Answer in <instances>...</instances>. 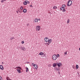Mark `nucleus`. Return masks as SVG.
<instances>
[{
    "label": "nucleus",
    "mask_w": 80,
    "mask_h": 80,
    "mask_svg": "<svg viewBox=\"0 0 80 80\" xmlns=\"http://www.w3.org/2000/svg\"><path fill=\"white\" fill-rule=\"evenodd\" d=\"M22 50H23V51H25V50H26V48H25V47H23Z\"/></svg>",
    "instance_id": "obj_12"
},
{
    "label": "nucleus",
    "mask_w": 80,
    "mask_h": 80,
    "mask_svg": "<svg viewBox=\"0 0 80 80\" xmlns=\"http://www.w3.org/2000/svg\"><path fill=\"white\" fill-rule=\"evenodd\" d=\"M18 48H19V49H20L21 50H22V47H18Z\"/></svg>",
    "instance_id": "obj_21"
},
{
    "label": "nucleus",
    "mask_w": 80,
    "mask_h": 80,
    "mask_svg": "<svg viewBox=\"0 0 80 80\" xmlns=\"http://www.w3.org/2000/svg\"><path fill=\"white\" fill-rule=\"evenodd\" d=\"M17 13H18V12L17 11Z\"/></svg>",
    "instance_id": "obj_37"
},
{
    "label": "nucleus",
    "mask_w": 80,
    "mask_h": 80,
    "mask_svg": "<svg viewBox=\"0 0 80 80\" xmlns=\"http://www.w3.org/2000/svg\"><path fill=\"white\" fill-rule=\"evenodd\" d=\"M67 51H66L64 53V55H67Z\"/></svg>",
    "instance_id": "obj_20"
},
{
    "label": "nucleus",
    "mask_w": 80,
    "mask_h": 80,
    "mask_svg": "<svg viewBox=\"0 0 80 80\" xmlns=\"http://www.w3.org/2000/svg\"><path fill=\"white\" fill-rule=\"evenodd\" d=\"M2 63H3V62H2Z\"/></svg>",
    "instance_id": "obj_43"
},
{
    "label": "nucleus",
    "mask_w": 80,
    "mask_h": 80,
    "mask_svg": "<svg viewBox=\"0 0 80 80\" xmlns=\"http://www.w3.org/2000/svg\"><path fill=\"white\" fill-rule=\"evenodd\" d=\"M30 7H32V6H31H31H30Z\"/></svg>",
    "instance_id": "obj_42"
},
{
    "label": "nucleus",
    "mask_w": 80,
    "mask_h": 80,
    "mask_svg": "<svg viewBox=\"0 0 80 80\" xmlns=\"http://www.w3.org/2000/svg\"><path fill=\"white\" fill-rule=\"evenodd\" d=\"M53 9H57V7L56 6H54L53 7Z\"/></svg>",
    "instance_id": "obj_18"
},
{
    "label": "nucleus",
    "mask_w": 80,
    "mask_h": 80,
    "mask_svg": "<svg viewBox=\"0 0 80 80\" xmlns=\"http://www.w3.org/2000/svg\"><path fill=\"white\" fill-rule=\"evenodd\" d=\"M30 7H32V6H31H31H30Z\"/></svg>",
    "instance_id": "obj_41"
},
{
    "label": "nucleus",
    "mask_w": 80,
    "mask_h": 80,
    "mask_svg": "<svg viewBox=\"0 0 80 80\" xmlns=\"http://www.w3.org/2000/svg\"><path fill=\"white\" fill-rule=\"evenodd\" d=\"M32 65H34V63H32Z\"/></svg>",
    "instance_id": "obj_36"
},
{
    "label": "nucleus",
    "mask_w": 80,
    "mask_h": 80,
    "mask_svg": "<svg viewBox=\"0 0 80 80\" xmlns=\"http://www.w3.org/2000/svg\"><path fill=\"white\" fill-rule=\"evenodd\" d=\"M23 12L24 13H26L27 12V9H24L23 10Z\"/></svg>",
    "instance_id": "obj_13"
},
{
    "label": "nucleus",
    "mask_w": 80,
    "mask_h": 80,
    "mask_svg": "<svg viewBox=\"0 0 80 80\" xmlns=\"http://www.w3.org/2000/svg\"><path fill=\"white\" fill-rule=\"evenodd\" d=\"M0 80H2V78L0 76Z\"/></svg>",
    "instance_id": "obj_29"
},
{
    "label": "nucleus",
    "mask_w": 80,
    "mask_h": 80,
    "mask_svg": "<svg viewBox=\"0 0 80 80\" xmlns=\"http://www.w3.org/2000/svg\"><path fill=\"white\" fill-rule=\"evenodd\" d=\"M56 70H57V71H60V70L58 68H56Z\"/></svg>",
    "instance_id": "obj_24"
},
{
    "label": "nucleus",
    "mask_w": 80,
    "mask_h": 80,
    "mask_svg": "<svg viewBox=\"0 0 80 80\" xmlns=\"http://www.w3.org/2000/svg\"><path fill=\"white\" fill-rule=\"evenodd\" d=\"M22 44L24 43V41H22Z\"/></svg>",
    "instance_id": "obj_32"
},
{
    "label": "nucleus",
    "mask_w": 80,
    "mask_h": 80,
    "mask_svg": "<svg viewBox=\"0 0 80 80\" xmlns=\"http://www.w3.org/2000/svg\"><path fill=\"white\" fill-rule=\"evenodd\" d=\"M0 68L2 70H3V69H4V68H3V66L2 65H0Z\"/></svg>",
    "instance_id": "obj_8"
},
{
    "label": "nucleus",
    "mask_w": 80,
    "mask_h": 80,
    "mask_svg": "<svg viewBox=\"0 0 80 80\" xmlns=\"http://www.w3.org/2000/svg\"><path fill=\"white\" fill-rule=\"evenodd\" d=\"M52 58L53 60H55L57 58V56L55 55H54L52 56Z\"/></svg>",
    "instance_id": "obj_2"
},
{
    "label": "nucleus",
    "mask_w": 80,
    "mask_h": 80,
    "mask_svg": "<svg viewBox=\"0 0 80 80\" xmlns=\"http://www.w3.org/2000/svg\"><path fill=\"white\" fill-rule=\"evenodd\" d=\"M76 68L77 69H78V65H76Z\"/></svg>",
    "instance_id": "obj_23"
},
{
    "label": "nucleus",
    "mask_w": 80,
    "mask_h": 80,
    "mask_svg": "<svg viewBox=\"0 0 80 80\" xmlns=\"http://www.w3.org/2000/svg\"><path fill=\"white\" fill-rule=\"evenodd\" d=\"M52 39H50L49 40H48V42L49 43H50H50H51V42H52Z\"/></svg>",
    "instance_id": "obj_9"
},
{
    "label": "nucleus",
    "mask_w": 80,
    "mask_h": 80,
    "mask_svg": "<svg viewBox=\"0 0 80 80\" xmlns=\"http://www.w3.org/2000/svg\"><path fill=\"white\" fill-rule=\"evenodd\" d=\"M60 57V55H59V54H58L57 55V57Z\"/></svg>",
    "instance_id": "obj_30"
},
{
    "label": "nucleus",
    "mask_w": 80,
    "mask_h": 80,
    "mask_svg": "<svg viewBox=\"0 0 80 80\" xmlns=\"http://www.w3.org/2000/svg\"><path fill=\"white\" fill-rule=\"evenodd\" d=\"M67 22L68 23H69V22H70V20L68 19Z\"/></svg>",
    "instance_id": "obj_26"
},
{
    "label": "nucleus",
    "mask_w": 80,
    "mask_h": 80,
    "mask_svg": "<svg viewBox=\"0 0 80 80\" xmlns=\"http://www.w3.org/2000/svg\"><path fill=\"white\" fill-rule=\"evenodd\" d=\"M10 80H12L11 79H10Z\"/></svg>",
    "instance_id": "obj_44"
},
{
    "label": "nucleus",
    "mask_w": 80,
    "mask_h": 80,
    "mask_svg": "<svg viewBox=\"0 0 80 80\" xmlns=\"http://www.w3.org/2000/svg\"><path fill=\"white\" fill-rule=\"evenodd\" d=\"M4 1H6V0H3Z\"/></svg>",
    "instance_id": "obj_40"
},
{
    "label": "nucleus",
    "mask_w": 80,
    "mask_h": 80,
    "mask_svg": "<svg viewBox=\"0 0 80 80\" xmlns=\"http://www.w3.org/2000/svg\"><path fill=\"white\" fill-rule=\"evenodd\" d=\"M17 71H18V73H20V70L18 69H17Z\"/></svg>",
    "instance_id": "obj_19"
},
{
    "label": "nucleus",
    "mask_w": 80,
    "mask_h": 80,
    "mask_svg": "<svg viewBox=\"0 0 80 80\" xmlns=\"http://www.w3.org/2000/svg\"><path fill=\"white\" fill-rule=\"evenodd\" d=\"M47 44L48 45H50V44L48 43H47Z\"/></svg>",
    "instance_id": "obj_35"
},
{
    "label": "nucleus",
    "mask_w": 80,
    "mask_h": 80,
    "mask_svg": "<svg viewBox=\"0 0 80 80\" xmlns=\"http://www.w3.org/2000/svg\"><path fill=\"white\" fill-rule=\"evenodd\" d=\"M44 40L45 42H48L49 39L48 38H45L44 39Z\"/></svg>",
    "instance_id": "obj_6"
},
{
    "label": "nucleus",
    "mask_w": 80,
    "mask_h": 80,
    "mask_svg": "<svg viewBox=\"0 0 80 80\" xmlns=\"http://www.w3.org/2000/svg\"><path fill=\"white\" fill-rule=\"evenodd\" d=\"M72 2L71 0L68 1L67 4L68 7H69L70 6V5H72Z\"/></svg>",
    "instance_id": "obj_1"
},
{
    "label": "nucleus",
    "mask_w": 80,
    "mask_h": 80,
    "mask_svg": "<svg viewBox=\"0 0 80 80\" xmlns=\"http://www.w3.org/2000/svg\"><path fill=\"white\" fill-rule=\"evenodd\" d=\"M38 20H39V21L40 20V19H39Z\"/></svg>",
    "instance_id": "obj_38"
},
{
    "label": "nucleus",
    "mask_w": 80,
    "mask_h": 80,
    "mask_svg": "<svg viewBox=\"0 0 80 80\" xmlns=\"http://www.w3.org/2000/svg\"><path fill=\"white\" fill-rule=\"evenodd\" d=\"M26 72H28V71L29 70V69H28V68L27 67H26Z\"/></svg>",
    "instance_id": "obj_17"
},
{
    "label": "nucleus",
    "mask_w": 80,
    "mask_h": 80,
    "mask_svg": "<svg viewBox=\"0 0 80 80\" xmlns=\"http://www.w3.org/2000/svg\"><path fill=\"white\" fill-rule=\"evenodd\" d=\"M62 12H66V10L64 9V10H62Z\"/></svg>",
    "instance_id": "obj_28"
},
{
    "label": "nucleus",
    "mask_w": 80,
    "mask_h": 80,
    "mask_svg": "<svg viewBox=\"0 0 80 80\" xmlns=\"http://www.w3.org/2000/svg\"><path fill=\"white\" fill-rule=\"evenodd\" d=\"M60 9L61 10H65V9H64V8H62V7H61L60 8Z\"/></svg>",
    "instance_id": "obj_16"
},
{
    "label": "nucleus",
    "mask_w": 80,
    "mask_h": 80,
    "mask_svg": "<svg viewBox=\"0 0 80 80\" xmlns=\"http://www.w3.org/2000/svg\"><path fill=\"white\" fill-rule=\"evenodd\" d=\"M38 19H37V18H36L34 20V22H35V23H36V22H38Z\"/></svg>",
    "instance_id": "obj_10"
},
{
    "label": "nucleus",
    "mask_w": 80,
    "mask_h": 80,
    "mask_svg": "<svg viewBox=\"0 0 80 80\" xmlns=\"http://www.w3.org/2000/svg\"><path fill=\"white\" fill-rule=\"evenodd\" d=\"M30 2H29L28 1H25V2H23V3L24 5H27V3H29Z\"/></svg>",
    "instance_id": "obj_3"
},
{
    "label": "nucleus",
    "mask_w": 80,
    "mask_h": 80,
    "mask_svg": "<svg viewBox=\"0 0 80 80\" xmlns=\"http://www.w3.org/2000/svg\"><path fill=\"white\" fill-rule=\"evenodd\" d=\"M20 9H21V10H23V7L21 6L20 7Z\"/></svg>",
    "instance_id": "obj_22"
},
{
    "label": "nucleus",
    "mask_w": 80,
    "mask_h": 80,
    "mask_svg": "<svg viewBox=\"0 0 80 80\" xmlns=\"http://www.w3.org/2000/svg\"><path fill=\"white\" fill-rule=\"evenodd\" d=\"M3 2H4V1L3 0H2V1H1V3Z\"/></svg>",
    "instance_id": "obj_31"
},
{
    "label": "nucleus",
    "mask_w": 80,
    "mask_h": 80,
    "mask_svg": "<svg viewBox=\"0 0 80 80\" xmlns=\"http://www.w3.org/2000/svg\"><path fill=\"white\" fill-rule=\"evenodd\" d=\"M40 30V26H38L36 27V30L39 31Z\"/></svg>",
    "instance_id": "obj_5"
},
{
    "label": "nucleus",
    "mask_w": 80,
    "mask_h": 80,
    "mask_svg": "<svg viewBox=\"0 0 80 80\" xmlns=\"http://www.w3.org/2000/svg\"><path fill=\"white\" fill-rule=\"evenodd\" d=\"M53 66L54 67H57V64L56 63H54L53 64Z\"/></svg>",
    "instance_id": "obj_14"
},
{
    "label": "nucleus",
    "mask_w": 80,
    "mask_h": 80,
    "mask_svg": "<svg viewBox=\"0 0 80 80\" xmlns=\"http://www.w3.org/2000/svg\"><path fill=\"white\" fill-rule=\"evenodd\" d=\"M62 7L64 8V9H65V7H66V6L65 5H63L62 6Z\"/></svg>",
    "instance_id": "obj_11"
},
{
    "label": "nucleus",
    "mask_w": 80,
    "mask_h": 80,
    "mask_svg": "<svg viewBox=\"0 0 80 80\" xmlns=\"http://www.w3.org/2000/svg\"><path fill=\"white\" fill-rule=\"evenodd\" d=\"M39 55H43V53L42 52H41L39 54Z\"/></svg>",
    "instance_id": "obj_15"
},
{
    "label": "nucleus",
    "mask_w": 80,
    "mask_h": 80,
    "mask_svg": "<svg viewBox=\"0 0 80 80\" xmlns=\"http://www.w3.org/2000/svg\"><path fill=\"white\" fill-rule=\"evenodd\" d=\"M57 65L58 66V67L59 68H60L61 66H62V63H56Z\"/></svg>",
    "instance_id": "obj_4"
},
{
    "label": "nucleus",
    "mask_w": 80,
    "mask_h": 80,
    "mask_svg": "<svg viewBox=\"0 0 80 80\" xmlns=\"http://www.w3.org/2000/svg\"><path fill=\"white\" fill-rule=\"evenodd\" d=\"M6 79H7V80H10V78H9L8 77H7L6 78Z\"/></svg>",
    "instance_id": "obj_25"
},
{
    "label": "nucleus",
    "mask_w": 80,
    "mask_h": 80,
    "mask_svg": "<svg viewBox=\"0 0 80 80\" xmlns=\"http://www.w3.org/2000/svg\"><path fill=\"white\" fill-rule=\"evenodd\" d=\"M58 74H59V75H60V72H58Z\"/></svg>",
    "instance_id": "obj_34"
},
{
    "label": "nucleus",
    "mask_w": 80,
    "mask_h": 80,
    "mask_svg": "<svg viewBox=\"0 0 80 80\" xmlns=\"http://www.w3.org/2000/svg\"><path fill=\"white\" fill-rule=\"evenodd\" d=\"M12 38L13 39L14 38H10V40H12Z\"/></svg>",
    "instance_id": "obj_33"
},
{
    "label": "nucleus",
    "mask_w": 80,
    "mask_h": 80,
    "mask_svg": "<svg viewBox=\"0 0 80 80\" xmlns=\"http://www.w3.org/2000/svg\"><path fill=\"white\" fill-rule=\"evenodd\" d=\"M16 68H19V69H21V68H20V67H17Z\"/></svg>",
    "instance_id": "obj_27"
},
{
    "label": "nucleus",
    "mask_w": 80,
    "mask_h": 80,
    "mask_svg": "<svg viewBox=\"0 0 80 80\" xmlns=\"http://www.w3.org/2000/svg\"><path fill=\"white\" fill-rule=\"evenodd\" d=\"M33 67H34L36 69H37V68H38V66H37V65L36 64L33 65Z\"/></svg>",
    "instance_id": "obj_7"
},
{
    "label": "nucleus",
    "mask_w": 80,
    "mask_h": 80,
    "mask_svg": "<svg viewBox=\"0 0 80 80\" xmlns=\"http://www.w3.org/2000/svg\"><path fill=\"white\" fill-rule=\"evenodd\" d=\"M79 50L80 51V48H79Z\"/></svg>",
    "instance_id": "obj_39"
}]
</instances>
